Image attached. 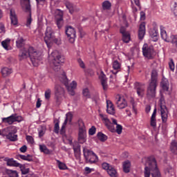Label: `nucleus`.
I'll list each match as a JSON object with an SVG mask.
<instances>
[{
	"label": "nucleus",
	"instance_id": "nucleus-32",
	"mask_svg": "<svg viewBox=\"0 0 177 177\" xmlns=\"http://www.w3.org/2000/svg\"><path fill=\"white\" fill-rule=\"evenodd\" d=\"M107 173L111 177H118V173L117 172V170L115 169V168L113 166H111L109 167V169L107 171Z\"/></svg>",
	"mask_w": 177,
	"mask_h": 177
},
{
	"label": "nucleus",
	"instance_id": "nucleus-25",
	"mask_svg": "<svg viewBox=\"0 0 177 177\" xmlns=\"http://www.w3.org/2000/svg\"><path fill=\"white\" fill-rule=\"evenodd\" d=\"M150 37L153 39V41L154 42H156V41H158V30L157 28H153L150 32H149Z\"/></svg>",
	"mask_w": 177,
	"mask_h": 177
},
{
	"label": "nucleus",
	"instance_id": "nucleus-59",
	"mask_svg": "<svg viewBox=\"0 0 177 177\" xmlns=\"http://www.w3.org/2000/svg\"><path fill=\"white\" fill-rule=\"evenodd\" d=\"M21 153H26L27 151V146L24 145L20 148Z\"/></svg>",
	"mask_w": 177,
	"mask_h": 177
},
{
	"label": "nucleus",
	"instance_id": "nucleus-23",
	"mask_svg": "<svg viewBox=\"0 0 177 177\" xmlns=\"http://www.w3.org/2000/svg\"><path fill=\"white\" fill-rule=\"evenodd\" d=\"M10 19L11 20L12 26H17L19 21L17 19V15H16V12L12 9L10 11Z\"/></svg>",
	"mask_w": 177,
	"mask_h": 177
},
{
	"label": "nucleus",
	"instance_id": "nucleus-43",
	"mask_svg": "<svg viewBox=\"0 0 177 177\" xmlns=\"http://www.w3.org/2000/svg\"><path fill=\"white\" fill-rule=\"evenodd\" d=\"M6 173L9 175V177H19V174H17V171L8 169Z\"/></svg>",
	"mask_w": 177,
	"mask_h": 177
},
{
	"label": "nucleus",
	"instance_id": "nucleus-39",
	"mask_svg": "<svg viewBox=\"0 0 177 177\" xmlns=\"http://www.w3.org/2000/svg\"><path fill=\"white\" fill-rule=\"evenodd\" d=\"M122 39L125 44H129V41H131V34L127 32V33L122 35Z\"/></svg>",
	"mask_w": 177,
	"mask_h": 177
},
{
	"label": "nucleus",
	"instance_id": "nucleus-19",
	"mask_svg": "<svg viewBox=\"0 0 177 177\" xmlns=\"http://www.w3.org/2000/svg\"><path fill=\"white\" fill-rule=\"evenodd\" d=\"M160 114L162 117V122L167 124L168 121V109L165 105L160 104Z\"/></svg>",
	"mask_w": 177,
	"mask_h": 177
},
{
	"label": "nucleus",
	"instance_id": "nucleus-48",
	"mask_svg": "<svg viewBox=\"0 0 177 177\" xmlns=\"http://www.w3.org/2000/svg\"><path fill=\"white\" fill-rule=\"evenodd\" d=\"M73 149L74 151V153L76 151H81V145L78 143H75L73 145Z\"/></svg>",
	"mask_w": 177,
	"mask_h": 177
},
{
	"label": "nucleus",
	"instance_id": "nucleus-41",
	"mask_svg": "<svg viewBox=\"0 0 177 177\" xmlns=\"http://www.w3.org/2000/svg\"><path fill=\"white\" fill-rule=\"evenodd\" d=\"M72 121H73V113H71V112H69L66 113V119L64 122L65 124H67V122H69V124H71Z\"/></svg>",
	"mask_w": 177,
	"mask_h": 177
},
{
	"label": "nucleus",
	"instance_id": "nucleus-51",
	"mask_svg": "<svg viewBox=\"0 0 177 177\" xmlns=\"http://www.w3.org/2000/svg\"><path fill=\"white\" fill-rule=\"evenodd\" d=\"M21 171V174L22 175H27V174H28L30 169L28 168L26 169L23 165L21 167H19Z\"/></svg>",
	"mask_w": 177,
	"mask_h": 177
},
{
	"label": "nucleus",
	"instance_id": "nucleus-62",
	"mask_svg": "<svg viewBox=\"0 0 177 177\" xmlns=\"http://www.w3.org/2000/svg\"><path fill=\"white\" fill-rule=\"evenodd\" d=\"M120 31V34H122V35L128 33V32L125 31L124 27H121Z\"/></svg>",
	"mask_w": 177,
	"mask_h": 177
},
{
	"label": "nucleus",
	"instance_id": "nucleus-17",
	"mask_svg": "<svg viewBox=\"0 0 177 177\" xmlns=\"http://www.w3.org/2000/svg\"><path fill=\"white\" fill-rule=\"evenodd\" d=\"M55 21L59 29L63 27V24H64V21L63 20V11H62L61 10H55Z\"/></svg>",
	"mask_w": 177,
	"mask_h": 177
},
{
	"label": "nucleus",
	"instance_id": "nucleus-30",
	"mask_svg": "<svg viewBox=\"0 0 177 177\" xmlns=\"http://www.w3.org/2000/svg\"><path fill=\"white\" fill-rule=\"evenodd\" d=\"M12 73H13V71L10 68L4 67L1 69V74L4 77H8Z\"/></svg>",
	"mask_w": 177,
	"mask_h": 177
},
{
	"label": "nucleus",
	"instance_id": "nucleus-36",
	"mask_svg": "<svg viewBox=\"0 0 177 177\" xmlns=\"http://www.w3.org/2000/svg\"><path fill=\"white\" fill-rule=\"evenodd\" d=\"M66 8L69 10V13L73 15L74 13V6L70 1H67L65 2Z\"/></svg>",
	"mask_w": 177,
	"mask_h": 177
},
{
	"label": "nucleus",
	"instance_id": "nucleus-28",
	"mask_svg": "<svg viewBox=\"0 0 177 177\" xmlns=\"http://www.w3.org/2000/svg\"><path fill=\"white\" fill-rule=\"evenodd\" d=\"M112 66H113V70L117 71H112L113 74H114V75H117L118 71H120V70H121V64L120 62H118L117 60H115L113 62Z\"/></svg>",
	"mask_w": 177,
	"mask_h": 177
},
{
	"label": "nucleus",
	"instance_id": "nucleus-31",
	"mask_svg": "<svg viewBox=\"0 0 177 177\" xmlns=\"http://www.w3.org/2000/svg\"><path fill=\"white\" fill-rule=\"evenodd\" d=\"M123 171L125 174H128L131 171V162L126 160L123 162Z\"/></svg>",
	"mask_w": 177,
	"mask_h": 177
},
{
	"label": "nucleus",
	"instance_id": "nucleus-2",
	"mask_svg": "<svg viewBox=\"0 0 177 177\" xmlns=\"http://www.w3.org/2000/svg\"><path fill=\"white\" fill-rule=\"evenodd\" d=\"M19 56V60L27 59V57L28 56L30 59L31 63L35 67H38L39 62L42 60L41 53L35 50L34 47H29L28 50L27 48L21 49Z\"/></svg>",
	"mask_w": 177,
	"mask_h": 177
},
{
	"label": "nucleus",
	"instance_id": "nucleus-52",
	"mask_svg": "<svg viewBox=\"0 0 177 177\" xmlns=\"http://www.w3.org/2000/svg\"><path fill=\"white\" fill-rule=\"evenodd\" d=\"M169 67L171 71H175V64L174 63V59H171L169 62Z\"/></svg>",
	"mask_w": 177,
	"mask_h": 177
},
{
	"label": "nucleus",
	"instance_id": "nucleus-4",
	"mask_svg": "<svg viewBox=\"0 0 177 177\" xmlns=\"http://www.w3.org/2000/svg\"><path fill=\"white\" fill-rule=\"evenodd\" d=\"M59 80L62 84L65 85L69 92V94L71 95V96H74L75 95V88H77V82L73 81L70 84H68V79L64 72L59 75Z\"/></svg>",
	"mask_w": 177,
	"mask_h": 177
},
{
	"label": "nucleus",
	"instance_id": "nucleus-58",
	"mask_svg": "<svg viewBox=\"0 0 177 177\" xmlns=\"http://www.w3.org/2000/svg\"><path fill=\"white\" fill-rule=\"evenodd\" d=\"M0 32H5V24L0 23Z\"/></svg>",
	"mask_w": 177,
	"mask_h": 177
},
{
	"label": "nucleus",
	"instance_id": "nucleus-35",
	"mask_svg": "<svg viewBox=\"0 0 177 177\" xmlns=\"http://www.w3.org/2000/svg\"><path fill=\"white\" fill-rule=\"evenodd\" d=\"M17 48H23L24 46V39L22 37H19L16 41Z\"/></svg>",
	"mask_w": 177,
	"mask_h": 177
},
{
	"label": "nucleus",
	"instance_id": "nucleus-16",
	"mask_svg": "<svg viewBox=\"0 0 177 177\" xmlns=\"http://www.w3.org/2000/svg\"><path fill=\"white\" fill-rule=\"evenodd\" d=\"M65 32L69 39L71 44H74L75 41V38L77 37V32H75V29L72 26H66Z\"/></svg>",
	"mask_w": 177,
	"mask_h": 177
},
{
	"label": "nucleus",
	"instance_id": "nucleus-22",
	"mask_svg": "<svg viewBox=\"0 0 177 177\" xmlns=\"http://www.w3.org/2000/svg\"><path fill=\"white\" fill-rule=\"evenodd\" d=\"M146 34V24L145 23H141L138 29V39L142 41L145 38Z\"/></svg>",
	"mask_w": 177,
	"mask_h": 177
},
{
	"label": "nucleus",
	"instance_id": "nucleus-42",
	"mask_svg": "<svg viewBox=\"0 0 177 177\" xmlns=\"http://www.w3.org/2000/svg\"><path fill=\"white\" fill-rule=\"evenodd\" d=\"M10 44V39H5L4 41H3L1 42V45L3 46V48L4 49H6V50H8V46H9V44Z\"/></svg>",
	"mask_w": 177,
	"mask_h": 177
},
{
	"label": "nucleus",
	"instance_id": "nucleus-12",
	"mask_svg": "<svg viewBox=\"0 0 177 177\" xmlns=\"http://www.w3.org/2000/svg\"><path fill=\"white\" fill-rule=\"evenodd\" d=\"M64 97V88L62 86L57 84L55 86V100L59 106L63 101Z\"/></svg>",
	"mask_w": 177,
	"mask_h": 177
},
{
	"label": "nucleus",
	"instance_id": "nucleus-13",
	"mask_svg": "<svg viewBox=\"0 0 177 177\" xmlns=\"http://www.w3.org/2000/svg\"><path fill=\"white\" fill-rule=\"evenodd\" d=\"M154 48L152 46H149L147 44H145L142 46V55L147 59L151 60L154 58Z\"/></svg>",
	"mask_w": 177,
	"mask_h": 177
},
{
	"label": "nucleus",
	"instance_id": "nucleus-15",
	"mask_svg": "<svg viewBox=\"0 0 177 177\" xmlns=\"http://www.w3.org/2000/svg\"><path fill=\"white\" fill-rule=\"evenodd\" d=\"M21 121H23V117L17 114H12L8 118H2V122L8 125H12L14 122H21Z\"/></svg>",
	"mask_w": 177,
	"mask_h": 177
},
{
	"label": "nucleus",
	"instance_id": "nucleus-6",
	"mask_svg": "<svg viewBox=\"0 0 177 177\" xmlns=\"http://www.w3.org/2000/svg\"><path fill=\"white\" fill-rule=\"evenodd\" d=\"M101 118L109 131L111 132H116L118 135H121V133H122V126L121 124H117L115 129V128H114V124L109 120L107 116L101 115Z\"/></svg>",
	"mask_w": 177,
	"mask_h": 177
},
{
	"label": "nucleus",
	"instance_id": "nucleus-9",
	"mask_svg": "<svg viewBox=\"0 0 177 177\" xmlns=\"http://www.w3.org/2000/svg\"><path fill=\"white\" fill-rule=\"evenodd\" d=\"M77 125L79 127L78 141L81 144L85 143L86 142V127H85V124L82 119H79Z\"/></svg>",
	"mask_w": 177,
	"mask_h": 177
},
{
	"label": "nucleus",
	"instance_id": "nucleus-63",
	"mask_svg": "<svg viewBox=\"0 0 177 177\" xmlns=\"http://www.w3.org/2000/svg\"><path fill=\"white\" fill-rule=\"evenodd\" d=\"M131 8L133 9V12H138V8L133 4V1H131Z\"/></svg>",
	"mask_w": 177,
	"mask_h": 177
},
{
	"label": "nucleus",
	"instance_id": "nucleus-7",
	"mask_svg": "<svg viewBox=\"0 0 177 177\" xmlns=\"http://www.w3.org/2000/svg\"><path fill=\"white\" fill-rule=\"evenodd\" d=\"M16 132H17L16 127L10 126L2 131V136H6V139L10 142H16L17 140V135L15 134Z\"/></svg>",
	"mask_w": 177,
	"mask_h": 177
},
{
	"label": "nucleus",
	"instance_id": "nucleus-21",
	"mask_svg": "<svg viewBox=\"0 0 177 177\" xmlns=\"http://www.w3.org/2000/svg\"><path fill=\"white\" fill-rule=\"evenodd\" d=\"M106 113H108V114H111V115H114L115 114L114 104L109 100H106Z\"/></svg>",
	"mask_w": 177,
	"mask_h": 177
},
{
	"label": "nucleus",
	"instance_id": "nucleus-37",
	"mask_svg": "<svg viewBox=\"0 0 177 177\" xmlns=\"http://www.w3.org/2000/svg\"><path fill=\"white\" fill-rule=\"evenodd\" d=\"M171 9L175 15V16H177V0H174L171 3Z\"/></svg>",
	"mask_w": 177,
	"mask_h": 177
},
{
	"label": "nucleus",
	"instance_id": "nucleus-27",
	"mask_svg": "<svg viewBox=\"0 0 177 177\" xmlns=\"http://www.w3.org/2000/svg\"><path fill=\"white\" fill-rule=\"evenodd\" d=\"M157 115V109H154L153 112L151 117L150 125L153 127V128H156L157 127V121L156 120V115Z\"/></svg>",
	"mask_w": 177,
	"mask_h": 177
},
{
	"label": "nucleus",
	"instance_id": "nucleus-50",
	"mask_svg": "<svg viewBox=\"0 0 177 177\" xmlns=\"http://www.w3.org/2000/svg\"><path fill=\"white\" fill-rule=\"evenodd\" d=\"M83 95L85 96V97H87V99H89V97H91V94L89 93V89L84 88L83 90Z\"/></svg>",
	"mask_w": 177,
	"mask_h": 177
},
{
	"label": "nucleus",
	"instance_id": "nucleus-61",
	"mask_svg": "<svg viewBox=\"0 0 177 177\" xmlns=\"http://www.w3.org/2000/svg\"><path fill=\"white\" fill-rule=\"evenodd\" d=\"M41 102H42V101L41 100V99L38 98V99H37V103H36V107H37V109H39V107H41Z\"/></svg>",
	"mask_w": 177,
	"mask_h": 177
},
{
	"label": "nucleus",
	"instance_id": "nucleus-8",
	"mask_svg": "<svg viewBox=\"0 0 177 177\" xmlns=\"http://www.w3.org/2000/svg\"><path fill=\"white\" fill-rule=\"evenodd\" d=\"M160 28L162 39L165 41V42H170V44H172L174 46L177 48V35H170V37H169L168 35L167 34V31L165 30V28H164L162 26H160Z\"/></svg>",
	"mask_w": 177,
	"mask_h": 177
},
{
	"label": "nucleus",
	"instance_id": "nucleus-56",
	"mask_svg": "<svg viewBox=\"0 0 177 177\" xmlns=\"http://www.w3.org/2000/svg\"><path fill=\"white\" fill-rule=\"evenodd\" d=\"M102 167L103 169L108 171V169H109L110 167H111V166H110V165H109V163L104 162V163H102Z\"/></svg>",
	"mask_w": 177,
	"mask_h": 177
},
{
	"label": "nucleus",
	"instance_id": "nucleus-11",
	"mask_svg": "<svg viewBox=\"0 0 177 177\" xmlns=\"http://www.w3.org/2000/svg\"><path fill=\"white\" fill-rule=\"evenodd\" d=\"M21 4L24 6L26 12L29 13L27 19L26 26L30 28L31 23H32V18H31V4L30 0H21Z\"/></svg>",
	"mask_w": 177,
	"mask_h": 177
},
{
	"label": "nucleus",
	"instance_id": "nucleus-45",
	"mask_svg": "<svg viewBox=\"0 0 177 177\" xmlns=\"http://www.w3.org/2000/svg\"><path fill=\"white\" fill-rule=\"evenodd\" d=\"M57 164L58 165V168L59 169H61V170H65V169H67V165H66L65 163L62 162H60V160H57Z\"/></svg>",
	"mask_w": 177,
	"mask_h": 177
},
{
	"label": "nucleus",
	"instance_id": "nucleus-29",
	"mask_svg": "<svg viewBox=\"0 0 177 177\" xmlns=\"http://www.w3.org/2000/svg\"><path fill=\"white\" fill-rule=\"evenodd\" d=\"M17 160H24V161H28L29 162H31L32 161V156L28 154L27 156L26 155H21L19 154L17 156Z\"/></svg>",
	"mask_w": 177,
	"mask_h": 177
},
{
	"label": "nucleus",
	"instance_id": "nucleus-60",
	"mask_svg": "<svg viewBox=\"0 0 177 177\" xmlns=\"http://www.w3.org/2000/svg\"><path fill=\"white\" fill-rule=\"evenodd\" d=\"M140 15V20H145L146 19V14L145 13V12L141 11Z\"/></svg>",
	"mask_w": 177,
	"mask_h": 177
},
{
	"label": "nucleus",
	"instance_id": "nucleus-18",
	"mask_svg": "<svg viewBox=\"0 0 177 177\" xmlns=\"http://www.w3.org/2000/svg\"><path fill=\"white\" fill-rule=\"evenodd\" d=\"M115 104L118 109H125L128 106V102L124 96L118 95L115 99Z\"/></svg>",
	"mask_w": 177,
	"mask_h": 177
},
{
	"label": "nucleus",
	"instance_id": "nucleus-46",
	"mask_svg": "<svg viewBox=\"0 0 177 177\" xmlns=\"http://www.w3.org/2000/svg\"><path fill=\"white\" fill-rule=\"evenodd\" d=\"M51 95H52V90H50V88H47L44 93L45 99L46 100H49V99H50Z\"/></svg>",
	"mask_w": 177,
	"mask_h": 177
},
{
	"label": "nucleus",
	"instance_id": "nucleus-44",
	"mask_svg": "<svg viewBox=\"0 0 177 177\" xmlns=\"http://www.w3.org/2000/svg\"><path fill=\"white\" fill-rule=\"evenodd\" d=\"M165 174L168 177H171V176H173L174 175H175V172L174 171V169H172V168L166 169L165 170Z\"/></svg>",
	"mask_w": 177,
	"mask_h": 177
},
{
	"label": "nucleus",
	"instance_id": "nucleus-34",
	"mask_svg": "<svg viewBox=\"0 0 177 177\" xmlns=\"http://www.w3.org/2000/svg\"><path fill=\"white\" fill-rule=\"evenodd\" d=\"M170 150L174 154H177V141L173 140L170 145Z\"/></svg>",
	"mask_w": 177,
	"mask_h": 177
},
{
	"label": "nucleus",
	"instance_id": "nucleus-57",
	"mask_svg": "<svg viewBox=\"0 0 177 177\" xmlns=\"http://www.w3.org/2000/svg\"><path fill=\"white\" fill-rule=\"evenodd\" d=\"M66 125H67V124L64 122L60 130L61 135L64 134V129H66Z\"/></svg>",
	"mask_w": 177,
	"mask_h": 177
},
{
	"label": "nucleus",
	"instance_id": "nucleus-55",
	"mask_svg": "<svg viewBox=\"0 0 177 177\" xmlns=\"http://www.w3.org/2000/svg\"><path fill=\"white\" fill-rule=\"evenodd\" d=\"M26 140L28 143L32 145L34 143V138L31 136H26Z\"/></svg>",
	"mask_w": 177,
	"mask_h": 177
},
{
	"label": "nucleus",
	"instance_id": "nucleus-33",
	"mask_svg": "<svg viewBox=\"0 0 177 177\" xmlns=\"http://www.w3.org/2000/svg\"><path fill=\"white\" fill-rule=\"evenodd\" d=\"M160 86L162 89H163V91L168 92V89H169V83L168 82L167 80L166 79L162 80L160 83Z\"/></svg>",
	"mask_w": 177,
	"mask_h": 177
},
{
	"label": "nucleus",
	"instance_id": "nucleus-26",
	"mask_svg": "<svg viewBox=\"0 0 177 177\" xmlns=\"http://www.w3.org/2000/svg\"><path fill=\"white\" fill-rule=\"evenodd\" d=\"M7 165L8 167H17L18 168H21L22 167L21 164L13 160V158H10L7 160Z\"/></svg>",
	"mask_w": 177,
	"mask_h": 177
},
{
	"label": "nucleus",
	"instance_id": "nucleus-10",
	"mask_svg": "<svg viewBox=\"0 0 177 177\" xmlns=\"http://www.w3.org/2000/svg\"><path fill=\"white\" fill-rule=\"evenodd\" d=\"M83 154L86 162H89V164H95L99 161L97 155H96L93 151L84 148Z\"/></svg>",
	"mask_w": 177,
	"mask_h": 177
},
{
	"label": "nucleus",
	"instance_id": "nucleus-53",
	"mask_svg": "<svg viewBox=\"0 0 177 177\" xmlns=\"http://www.w3.org/2000/svg\"><path fill=\"white\" fill-rule=\"evenodd\" d=\"M77 63L81 68H85V64L84 63V61L81 59V58L77 59Z\"/></svg>",
	"mask_w": 177,
	"mask_h": 177
},
{
	"label": "nucleus",
	"instance_id": "nucleus-49",
	"mask_svg": "<svg viewBox=\"0 0 177 177\" xmlns=\"http://www.w3.org/2000/svg\"><path fill=\"white\" fill-rule=\"evenodd\" d=\"M96 133V127L95 126H92L91 129L88 130V135L93 136Z\"/></svg>",
	"mask_w": 177,
	"mask_h": 177
},
{
	"label": "nucleus",
	"instance_id": "nucleus-5",
	"mask_svg": "<svg viewBox=\"0 0 177 177\" xmlns=\"http://www.w3.org/2000/svg\"><path fill=\"white\" fill-rule=\"evenodd\" d=\"M50 57L52 59L53 64H54L53 70L59 71L60 64L64 63V57L59 51L54 50L51 53Z\"/></svg>",
	"mask_w": 177,
	"mask_h": 177
},
{
	"label": "nucleus",
	"instance_id": "nucleus-38",
	"mask_svg": "<svg viewBox=\"0 0 177 177\" xmlns=\"http://www.w3.org/2000/svg\"><path fill=\"white\" fill-rule=\"evenodd\" d=\"M103 10H110L111 9V3L109 1H105L102 3Z\"/></svg>",
	"mask_w": 177,
	"mask_h": 177
},
{
	"label": "nucleus",
	"instance_id": "nucleus-24",
	"mask_svg": "<svg viewBox=\"0 0 177 177\" xmlns=\"http://www.w3.org/2000/svg\"><path fill=\"white\" fill-rule=\"evenodd\" d=\"M100 80L101 81V84L104 91H106L107 90V77H106V75H104L103 71H102L101 74L100 75Z\"/></svg>",
	"mask_w": 177,
	"mask_h": 177
},
{
	"label": "nucleus",
	"instance_id": "nucleus-64",
	"mask_svg": "<svg viewBox=\"0 0 177 177\" xmlns=\"http://www.w3.org/2000/svg\"><path fill=\"white\" fill-rule=\"evenodd\" d=\"M150 110H151V106L150 105H147L145 108L146 113H150Z\"/></svg>",
	"mask_w": 177,
	"mask_h": 177
},
{
	"label": "nucleus",
	"instance_id": "nucleus-3",
	"mask_svg": "<svg viewBox=\"0 0 177 177\" xmlns=\"http://www.w3.org/2000/svg\"><path fill=\"white\" fill-rule=\"evenodd\" d=\"M158 80V73L156 70H153L151 74V82H149L147 89V96L149 99L156 97L157 89V81Z\"/></svg>",
	"mask_w": 177,
	"mask_h": 177
},
{
	"label": "nucleus",
	"instance_id": "nucleus-20",
	"mask_svg": "<svg viewBox=\"0 0 177 177\" xmlns=\"http://www.w3.org/2000/svg\"><path fill=\"white\" fill-rule=\"evenodd\" d=\"M136 85V89L137 91V94L140 97H143L145 95V89H146V87L145 86V84L139 82H136L135 84Z\"/></svg>",
	"mask_w": 177,
	"mask_h": 177
},
{
	"label": "nucleus",
	"instance_id": "nucleus-54",
	"mask_svg": "<svg viewBox=\"0 0 177 177\" xmlns=\"http://www.w3.org/2000/svg\"><path fill=\"white\" fill-rule=\"evenodd\" d=\"M60 127H59V122H56L54 126V132L55 133H59Z\"/></svg>",
	"mask_w": 177,
	"mask_h": 177
},
{
	"label": "nucleus",
	"instance_id": "nucleus-1",
	"mask_svg": "<svg viewBox=\"0 0 177 177\" xmlns=\"http://www.w3.org/2000/svg\"><path fill=\"white\" fill-rule=\"evenodd\" d=\"M142 162H145V177H150V174L152 177H161V173L157 167V161L153 156L142 158Z\"/></svg>",
	"mask_w": 177,
	"mask_h": 177
},
{
	"label": "nucleus",
	"instance_id": "nucleus-47",
	"mask_svg": "<svg viewBox=\"0 0 177 177\" xmlns=\"http://www.w3.org/2000/svg\"><path fill=\"white\" fill-rule=\"evenodd\" d=\"M40 151L45 153V154H49V149L45 145H39Z\"/></svg>",
	"mask_w": 177,
	"mask_h": 177
},
{
	"label": "nucleus",
	"instance_id": "nucleus-14",
	"mask_svg": "<svg viewBox=\"0 0 177 177\" xmlns=\"http://www.w3.org/2000/svg\"><path fill=\"white\" fill-rule=\"evenodd\" d=\"M54 38L55 31H53V29H52V28L48 26L46 30L44 37V41L46 44L48 48L50 46V44H52V41H53Z\"/></svg>",
	"mask_w": 177,
	"mask_h": 177
},
{
	"label": "nucleus",
	"instance_id": "nucleus-40",
	"mask_svg": "<svg viewBox=\"0 0 177 177\" xmlns=\"http://www.w3.org/2000/svg\"><path fill=\"white\" fill-rule=\"evenodd\" d=\"M97 136L99 140H100V142H106V140H107V136H106L102 132H99L97 134Z\"/></svg>",
	"mask_w": 177,
	"mask_h": 177
}]
</instances>
